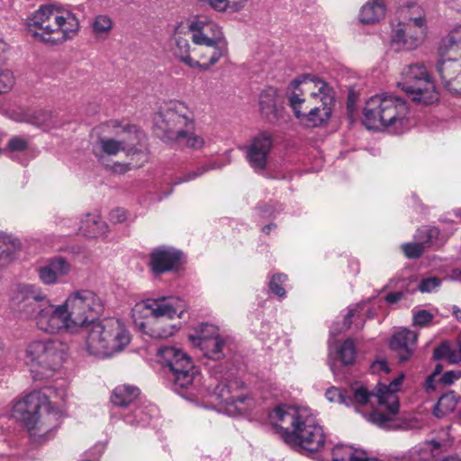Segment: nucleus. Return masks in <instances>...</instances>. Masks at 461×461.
I'll use <instances>...</instances> for the list:
<instances>
[{
	"mask_svg": "<svg viewBox=\"0 0 461 461\" xmlns=\"http://www.w3.org/2000/svg\"><path fill=\"white\" fill-rule=\"evenodd\" d=\"M269 420L276 432L292 447L311 453L324 447L323 429L307 408L280 404L269 413Z\"/></svg>",
	"mask_w": 461,
	"mask_h": 461,
	"instance_id": "1",
	"label": "nucleus"
},
{
	"mask_svg": "<svg viewBox=\"0 0 461 461\" xmlns=\"http://www.w3.org/2000/svg\"><path fill=\"white\" fill-rule=\"evenodd\" d=\"M193 112L182 102H170L154 117V132L162 141L200 149L204 140L194 132Z\"/></svg>",
	"mask_w": 461,
	"mask_h": 461,
	"instance_id": "2",
	"label": "nucleus"
},
{
	"mask_svg": "<svg viewBox=\"0 0 461 461\" xmlns=\"http://www.w3.org/2000/svg\"><path fill=\"white\" fill-rule=\"evenodd\" d=\"M15 419L23 422L32 442L41 444L53 437L60 413L50 405L48 395L33 391L18 400L13 408Z\"/></svg>",
	"mask_w": 461,
	"mask_h": 461,
	"instance_id": "3",
	"label": "nucleus"
},
{
	"mask_svg": "<svg viewBox=\"0 0 461 461\" xmlns=\"http://www.w3.org/2000/svg\"><path fill=\"white\" fill-rule=\"evenodd\" d=\"M32 36L49 45H59L72 39L79 30V21L68 10L52 5H41L26 19Z\"/></svg>",
	"mask_w": 461,
	"mask_h": 461,
	"instance_id": "4",
	"label": "nucleus"
},
{
	"mask_svg": "<svg viewBox=\"0 0 461 461\" xmlns=\"http://www.w3.org/2000/svg\"><path fill=\"white\" fill-rule=\"evenodd\" d=\"M408 114L409 107L403 99L382 94L366 103L363 123L369 130L387 129L398 134L408 127Z\"/></svg>",
	"mask_w": 461,
	"mask_h": 461,
	"instance_id": "5",
	"label": "nucleus"
},
{
	"mask_svg": "<svg viewBox=\"0 0 461 461\" xmlns=\"http://www.w3.org/2000/svg\"><path fill=\"white\" fill-rule=\"evenodd\" d=\"M404 375H399L389 384L379 383L374 391L369 392L365 386L359 385L351 388V393L347 398L350 399L351 405L363 406L369 402L371 397L377 400L380 406H384L387 412L375 410L369 415V420L380 428L391 429L394 428V416L399 411V398L396 393L403 381Z\"/></svg>",
	"mask_w": 461,
	"mask_h": 461,
	"instance_id": "6",
	"label": "nucleus"
},
{
	"mask_svg": "<svg viewBox=\"0 0 461 461\" xmlns=\"http://www.w3.org/2000/svg\"><path fill=\"white\" fill-rule=\"evenodd\" d=\"M130 342V335L117 319L99 321L91 325L86 338L87 351L104 358L122 351Z\"/></svg>",
	"mask_w": 461,
	"mask_h": 461,
	"instance_id": "7",
	"label": "nucleus"
},
{
	"mask_svg": "<svg viewBox=\"0 0 461 461\" xmlns=\"http://www.w3.org/2000/svg\"><path fill=\"white\" fill-rule=\"evenodd\" d=\"M68 346L55 339H35L25 349V363L34 379L48 377L58 370L66 357Z\"/></svg>",
	"mask_w": 461,
	"mask_h": 461,
	"instance_id": "8",
	"label": "nucleus"
},
{
	"mask_svg": "<svg viewBox=\"0 0 461 461\" xmlns=\"http://www.w3.org/2000/svg\"><path fill=\"white\" fill-rule=\"evenodd\" d=\"M158 355L163 372L174 391L180 393L200 382L198 368L183 350L175 347H161Z\"/></svg>",
	"mask_w": 461,
	"mask_h": 461,
	"instance_id": "9",
	"label": "nucleus"
},
{
	"mask_svg": "<svg viewBox=\"0 0 461 461\" xmlns=\"http://www.w3.org/2000/svg\"><path fill=\"white\" fill-rule=\"evenodd\" d=\"M64 305L72 332H77L85 326L93 325L104 310L102 298L89 289L71 292L64 301Z\"/></svg>",
	"mask_w": 461,
	"mask_h": 461,
	"instance_id": "10",
	"label": "nucleus"
},
{
	"mask_svg": "<svg viewBox=\"0 0 461 461\" xmlns=\"http://www.w3.org/2000/svg\"><path fill=\"white\" fill-rule=\"evenodd\" d=\"M97 144L107 156H116L122 151L131 160L140 161V165L148 158L146 135L135 125L128 124L122 127L118 139L100 137Z\"/></svg>",
	"mask_w": 461,
	"mask_h": 461,
	"instance_id": "11",
	"label": "nucleus"
},
{
	"mask_svg": "<svg viewBox=\"0 0 461 461\" xmlns=\"http://www.w3.org/2000/svg\"><path fill=\"white\" fill-rule=\"evenodd\" d=\"M187 29L192 33L191 39L195 46H207V51L211 52L209 62L212 67L228 54V43L221 28L213 21L196 16L189 21Z\"/></svg>",
	"mask_w": 461,
	"mask_h": 461,
	"instance_id": "12",
	"label": "nucleus"
},
{
	"mask_svg": "<svg viewBox=\"0 0 461 461\" xmlns=\"http://www.w3.org/2000/svg\"><path fill=\"white\" fill-rule=\"evenodd\" d=\"M397 86L415 103L429 105L438 100L435 84L423 64H413L404 68Z\"/></svg>",
	"mask_w": 461,
	"mask_h": 461,
	"instance_id": "13",
	"label": "nucleus"
},
{
	"mask_svg": "<svg viewBox=\"0 0 461 461\" xmlns=\"http://www.w3.org/2000/svg\"><path fill=\"white\" fill-rule=\"evenodd\" d=\"M411 12L409 23H400L392 36V43L397 50H411L421 42L423 27L425 25L424 11L415 3L407 5Z\"/></svg>",
	"mask_w": 461,
	"mask_h": 461,
	"instance_id": "14",
	"label": "nucleus"
},
{
	"mask_svg": "<svg viewBox=\"0 0 461 461\" xmlns=\"http://www.w3.org/2000/svg\"><path fill=\"white\" fill-rule=\"evenodd\" d=\"M46 298L47 295L35 285L18 284L12 289L11 303L22 316L34 321Z\"/></svg>",
	"mask_w": 461,
	"mask_h": 461,
	"instance_id": "15",
	"label": "nucleus"
},
{
	"mask_svg": "<svg viewBox=\"0 0 461 461\" xmlns=\"http://www.w3.org/2000/svg\"><path fill=\"white\" fill-rule=\"evenodd\" d=\"M64 303L55 305L47 297L34 320L37 327L47 333L72 332Z\"/></svg>",
	"mask_w": 461,
	"mask_h": 461,
	"instance_id": "16",
	"label": "nucleus"
},
{
	"mask_svg": "<svg viewBox=\"0 0 461 461\" xmlns=\"http://www.w3.org/2000/svg\"><path fill=\"white\" fill-rule=\"evenodd\" d=\"M180 301L174 298L160 297L158 299H147L137 303L132 309L133 316L140 315L148 317H167L173 319L175 316L182 317L184 309Z\"/></svg>",
	"mask_w": 461,
	"mask_h": 461,
	"instance_id": "17",
	"label": "nucleus"
},
{
	"mask_svg": "<svg viewBox=\"0 0 461 461\" xmlns=\"http://www.w3.org/2000/svg\"><path fill=\"white\" fill-rule=\"evenodd\" d=\"M312 75L303 74L290 83L289 91L287 92L288 104L295 117L300 121H302L311 107V95L305 97L304 95L305 92L312 88Z\"/></svg>",
	"mask_w": 461,
	"mask_h": 461,
	"instance_id": "18",
	"label": "nucleus"
},
{
	"mask_svg": "<svg viewBox=\"0 0 461 461\" xmlns=\"http://www.w3.org/2000/svg\"><path fill=\"white\" fill-rule=\"evenodd\" d=\"M180 29L181 23L176 25L170 39V50L174 57L191 68L209 70L212 68L209 61L200 62L193 57V49L189 43L187 34Z\"/></svg>",
	"mask_w": 461,
	"mask_h": 461,
	"instance_id": "19",
	"label": "nucleus"
},
{
	"mask_svg": "<svg viewBox=\"0 0 461 461\" xmlns=\"http://www.w3.org/2000/svg\"><path fill=\"white\" fill-rule=\"evenodd\" d=\"M273 146L272 135L267 131H262L256 135L249 145L242 148L246 158L252 168L263 170L266 168L267 157Z\"/></svg>",
	"mask_w": 461,
	"mask_h": 461,
	"instance_id": "20",
	"label": "nucleus"
},
{
	"mask_svg": "<svg viewBox=\"0 0 461 461\" xmlns=\"http://www.w3.org/2000/svg\"><path fill=\"white\" fill-rule=\"evenodd\" d=\"M181 252L169 247H159L150 254L149 266L156 275L173 270L177 267Z\"/></svg>",
	"mask_w": 461,
	"mask_h": 461,
	"instance_id": "21",
	"label": "nucleus"
},
{
	"mask_svg": "<svg viewBox=\"0 0 461 461\" xmlns=\"http://www.w3.org/2000/svg\"><path fill=\"white\" fill-rule=\"evenodd\" d=\"M417 339L418 334L408 329H402L393 335L390 348L397 354L400 362L411 358L416 349Z\"/></svg>",
	"mask_w": 461,
	"mask_h": 461,
	"instance_id": "22",
	"label": "nucleus"
},
{
	"mask_svg": "<svg viewBox=\"0 0 461 461\" xmlns=\"http://www.w3.org/2000/svg\"><path fill=\"white\" fill-rule=\"evenodd\" d=\"M437 70L442 83L451 92L461 95V68L459 63L455 59L440 60L437 63Z\"/></svg>",
	"mask_w": 461,
	"mask_h": 461,
	"instance_id": "23",
	"label": "nucleus"
},
{
	"mask_svg": "<svg viewBox=\"0 0 461 461\" xmlns=\"http://www.w3.org/2000/svg\"><path fill=\"white\" fill-rule=\"evenodd\" d=\"M70 269V264L64 258L57 257L39 268V277L45 285H54L58 283L59 277L67 276Z\"/></svg>",
	"mask_w": 461,
	"mask_h": 461,
	"instance_id": "24",
	"label": "nucleus"
},
{
	"mask_svg": "<svg viewBox=\"0 0 461 461\" xmlns=\"http://www.w3.org/2000/svg\"><path fill=\"white\" fill-rule=\"evenodd\" d=\"M321 109L318 106H311L309 111L304 114L301 122L307 127H319L327 123L331 116L330 98H324Z\"/></svg>",
	"mask_w": 461,
	"mask_h": 461,
	"instance_id": "25",
	"label": "nucleus"
},
{
	"mask_svg": "<svg viewBox=\"0 0 461 461\" xmlns=\"http://www.w3.org/2000/svg\"><path fill=\"white\" fill-rule=\"evenodd\" d=\"M384 0H368L360 9L359 21L365 24H374L385 16Z\"/></svg>",
	"mask_w": 461,
	"mask_h": 461,
	"instance_id": "26",
	"label": "nucleus"
},
{
	"mask_svg": "<svg viewBox=\"0 0 461 461\" xmlns=\"http://www.w3.org/2000/svg\"><path fill=\"white\" fill-rule=\"evenodd\" d=\"M81 234L88 239L98 238L108 232V225L97 215L87 214L79 227Z\"/></svg>",
	"mask_w": 461,
	"mask_h": 461,
	"instance_id": "27",
	"label": "nucleus"
},
{
	"mask_svg": "<svg viewBox=\"0 0 461 461\" xmlns=\"http://www.w3.org/2000/svg\"><path fill=\"white\" fill-rule=\"evenodd\" d=\"M140 395V389L131 385L117 386L111 396V402L113 405L119 407H127L133 403Z\"/></svg>",
	"mask_w": 461,
	"mask_h": 461,
	"instance_id": "28",
	"label": "nucleus"
},
{
	"mask_svg": "<svg viewBox=\"0 0 461 461\" xmlns=\"http://www.w3.org/2000/svg\"><path fill=\"white\" fill-rule=\"evenodd\" d=\"M312 86L318 89V92L311 93V106H318L321 109L324 106L322 105V103L325 101L324 98L329 96L330 98V109L332 111L334 105V94L332 89L326 82L315 76H313Z\"/></svg>",
	"mask_w": 461,
	"mask_h": 461,
	"instance_id": "29",
	"label": "nucleus"
},
{
	"mask_svg": "<svg viewBox=\"0 0 461 461\" xmlns=\"http://www.w3.org/2000/svg\"><path fill=\"white\" fill-rule=\"evenodd\" d=\"M433 445L435 449L439 448V443L436 441L426 442L423 447H417L411 453L413 461H461L454 456H445L443 458H436L430 446Z\"/></svg>",
	"mask_w": 461,
	"mask_h": 461,
	"instance_id": "30",
	"label": "nucleus"
},
{
	"mask_svg": "<svg viewBox=\"0 0 461 461\" xmlns=\"http://www.w3.org/2000/svg\"><path fill=\"white\" fill-rule=\"evenodd\" d=\"M238 387V382L229 384L217 386L218 396L221 401L227 405L238 406V404L245 402L247 396L243 394L234 393L233 389Z\"/></svg>",
	"mask_w": 461,
	"mask_h": 461,
	"instance_id": "31",
	"label": "nucleus"
},
{
	"mask_svg": "<svg viewBox=\"0 0 461 461\" xmlns=\"http://www.w3.org/2000/svg\"><path fill=\"white\" fill-rule=\"evenodd\" d=\"M225 346V340L221 336L214 337L209 340H204L198 347L203 352V355L213 360H220L224 357L222 348Z\"/></svg>",
	"mask_w": 461,
	"mask_h": 461,
	"instance_id": "32",
	"label": "nucleus"
},
{
	"mask_svg": "<svg viewBox=\"0 0 461 461\" xmlns=\"http://www.w3.org/2000/svg\"><path fill=\"white\" fill-rule=\"evenodd\" d=\"M276 92L273 88L263 91L259 95V108L261 113L269 118L276 115Z\"/></svg>",
	"mask_w": 461,
	"mask_h": 461,
	"instance_id": "33",
	"label": "nucleus"
},
{
	"mask_svg": "<svg viewBox=\"0 0 461 461\" xmlns=\"http://www.w3.org/2000/svg\"><path fill=\"white\" fill-rule=\"evenodd\" d=\"M337 358L344 365L354 364L357 355L356 344L352 339H347L336 348Z\"/></svg>",
	"mask_w": 461,
	"mask_h": 461,
	"instance_id": "34",
	"label": "nucleus"
},
{
	"mask_svg": "<svg viewBox=\"0 0 461 461\" xmlns=\"http://www.w3.org/2000/svg\"><path fill=\"white\" fill-rule=\"evenodd\" d=\"M157 410L154 406H141L134 409L131 415L126 417V421L131 424L146 425L155 415Z\"/></svg>",
	"mask_w": 461,
	"mask_h": 461,
	"instance_id": "35",
	"label": "nucleus"
},
{
	"mask_svg": "<svg viewBox=\"0 0 461 461\" xmlns=\"http://www.w3.org/2000/svg\"><path fill=\"white\" fill-rule=\"evenodd\" d=\"M220 336L216 326L202 323L198 326L195 334L190 335L189 339L195 346H199L204 340H209L214 337Z\"/></svg>",
	"mask_w": 461,
	"mask_h": 461,
	"instance_id": "36",
	"label": "nucleus"
},
{
	"mask_svg": "<svg viewBox=\"0 0 461 461\" xmlns=\"http://www.w3.org/2000/svg\"><path fill=\"white\" fill-rule=\"evenodd\" d=\"M457 403L454 393L443 394L434 407L433 413L436 417H443L454 411Z\"/></svg>",
	"mask_w": 461,
	"mask_h": 461,
	"instance_id": "37",
	"label": "nucleus"
},
{
	"mask_svg": "<svg viewBox=\"0 0 461 461\" xmlns=\"http://www.w3.org/2000/svg\"><path fill=\"white\" fill-rule=\"evenodd\" d=\"M32 123L45 131L57 128L59 125L54 114L49 111L37 112L33 117Z\"/></svg>",
	"mask_w": 461,
	"mask_h": 461,
	"instance_id": "38",
	"label": "nucleus"
},
{
	"mask_svg": "<svg viewBox=\"0 0 461 461\" xmlns=\"http://www.w3.org/2000/svg\"><path fill=\"white\" fill-rule=\"evenodd\" d=\"M19 249V243L10 241L0 247V271L7 267L14 259V254Z\"/></svg>",
	"mask_w": 461,
	"mask_h": 461,
	"instance_id": "39",
	"label": "nucleus"
},
{
	"mask_svg": "<svg viewBox=\"0 0 461 461\" xmlns=\"http://www.w3.org/2000/svg\"><path fill=\"white\" fill-rule=\"evenodd\" d=\"M409 282L405 287V292L410 293L415 290H420L421 293H431L441 285V279L436 276L423 278L418 286L410 287Z\"/></svg>",
	"mask_w": 461,
	"mask_h": 461,
	"instance_id": "40",
	"label": "nucleus"
},
{
	"mask_svg": "<svg viewBox=\"0 0 461 461\" xmlns=\"http://www.w3.org/2000/svg\"><path fill=\"white\" fill-rule=\"evenodd\" d=\"M439 235V230L436 227H423L418 230L417 238L420 240L421 244H424V248H429L434 244V241L438 240Z\"/></svg>",
	"mask_w": 461,
	"mask_h": 461,
	"instance_id": "41",
	"label": "nucleus"
},
{
	"mask_svg": "<svg viewBox=\"0 0 461 461\" xmlns=\"http://www.w3.org/2000/svg\"><path fill=\"white\" fill-rule=\"evenodd\" d=\"M113 27V21L107 15H97L93 22V30L97 36L107 34Z\"/></svg>",
	"mask_w": 461,
	"mask_h": 461,
	"instance_id": "42",
	"label": "nucleus"
},
{
	"mask_svg": "<svg viewBox=\"0 0 461 461\" xmlns=\"http://www.w3.org/2000/svg\"><path fill=\"white\" fill-rule=\"evenodd\" d=\"M287 281V276L285 274H276L273 275L269 281V289L275 294L279 297L285 296V289L283 287V285Z\"/></svg>",
	"mask_w": 461,
	"mask_h": 461,
	"instance_id": "43",
	"label": "nucleus"
},
{
	"mask_svg": "<svg viewBox=\"0 0 461 461\" xmlns=\"http://www.w3.org/2000/svg\"><path fill=\"white\" fill-rule=\"evenodd\" d=\"M325 395L328 401L330 402H336L344 404L346 406H350V399L347 398L348 394H346L338 387H330L326 391Z\"/></svg>",
	"mask_w": 461,
	"mask_h": 461,
	"instance_id": "44",
	"label": "nucleus"
},
{
	"mask_svg": "<svg viewBox=\"0 0 461 461\" xmlns=\"http://www.w3.org/2000/svg\"><path fill=\"white\" fill-rule=\"evenodd\" d=\"M214 167H215V164L214 163H211L209 165L200 166L195 170H194L192 172L185 173L182 176L177 177L174 184L175 185H179V184L184 183V182L191 181V180H193V179H194V178H196L198 176H201L205 172H207L208 170L212 169Z\"/></svg>",
	"mask_w": 461,
	"mask_h": 461,
	"instance_id": "45",
	"label": "nucleus"
},
{
	"mask_svg": "<svg viewBox=\"0 0 461 461\" xmlns=\"http://www.w3.org/2000/svg\"><path fill=\"white\" fill-rule=\"evenodd\" d=\"M402 251L408 258H418L424 252V244L420 241L405 243L402 245Z\"/></svg>",
	"mask_w": 461,
	"mask_h": 461,
	"instance_id": "46",
	"label": "nucleus"
},
{
	"mask_svg": "<svg viewBox=\"0 0 461 461\" xmlns=\"http://www.w3.org/2000/svg\"><path fill=\"white\" fill-rule=\"evenodd\" d=\"M434 315L427 310H419L413 314V324L420 327L429 326Z\"/></svg>",
	"mask_w": 461,
	"mask_h": 461,
	"instance_id": "47",
	"label": "nucleus"
},
{
	"mask_svg": "<svg viewBox=\"0 0 461 461\" xmlns=\"http://www.w3.org/2000/svg\"><path fill=\"white\" fill-rule=\"evenodd\" d=\"M14 83L13 73L7 69H0V94L12 88Z\"/></svg>",
	"mask_w": 461,
	"mask_h": 461,
	"instance_id": "48",
	"label": "nucleus"
},
{
	"mask_svg": "<svg viewBox=\"0 0 461 461\" xmlns=\"http://www.w3.org/2000/svg\"><path fill=\"white\" fill-rule=\"evenodd\" d=\"M461 44V27L451 32L448 36L444 40L446 47H454Z\"/></svg>",
	"mask_w": 461,
	"mask_h": 461,
	"instance_id": "49",
	"label": "nucleus"
},
{
	"mask_svg": "<svg viewBox=\"0 0 461 461\" xmlns=\"http://www.w3.org/2000/svg\"><path fill=\"white\" fill-rule=\"evenodd\" d=\"M193 57L200 62H208L211 52L207 51V46H196L193 48Z\"/></svg>",
	"mask_w": 461,
	"mask_h": 461,
	"instance_id": "50",
	"label": "nucleus"
},
{
	"mask_svg": "<svg viewBox=\"0 0 461 461\" xmlns=\"http://www.w3.org/2000/svg\"><path fill=\"white\" fill-rule=\"evenodd\" d=\"M27 140L21 137L12 138L8 142V148L12 151H22L27 149Z\"/></svg>",
	"mask_w": 461,
	"mask_h": 461,
	"instance_id": "51",
	"label": "nucleus"
},
{
	"mask_svg": "<svg viewBox=\"0 0 461 461\" xmlns=\"http://www.w3.org/2000/svg\"><path fill=\"white\" fill-rule=\"evenodd\" d=\"M109 220L114 224L122 223L127 220V212L122 208H116L110 212Z\"/></svg>",
	"mask_w": 461,
	"mask_h": 461,
	"instance_id": "52",
	"label": "nucleus"
},
{
	"mask_svg": "<svg viewBox=\"0 0 461 461\" xmlns=\"http://www.w3.org/2000/svg\"><path fill=\"white\" fill-rule=\"evenodd\" d=\"M449 348H450V347L447 344L442 343L440 346H438V348H435L434 353H433V357L435 359H442V358L447 359Z\"/></svg>",
	"mask_w": 461,
	"mask_h": 461,
	"instance_id": "53",
	"label": "nucleus"
},
{
	"mask_svg": "<svg viewBox=\"0 0 461 461\" xmlns=\"http://www.w3.org/2000/svg\"><path fill=\"white\" fill-rule=\"evenodd\" d=\"M459 374L454 371L445 372L439 378V382L445 385L452 384L455 380L459 378Z\"/></svg>",
	"mask_w": 461,
	"mask_h": 461,
	"instance_id": "54",
	"label": "nucleus"
},
{
	"mask_svg": "<svg viewBox=\"0 0 461 461\" xmlns=\"http://www.w3.org/2000/svg\"><path fill=\"white\" fill-rule=\"evenodd\" d=\"M174 333L175 328L173 326H170L169 328L163 330H160L158 328H155L151 331V336L154 338L164 339L174 335Z\"/></svg>",
	"mask_w": 461,
	"mask_h": 461,
	"instance_id": "55",
	"label": "nucleus"
},
{
	"mask_svg": "<svg viewBox=\"0 0 461 461\" xmlns=\"http://www.w3.org/2000/svg\"><path fill=\"white\" fill-rule=\"evenodd\" d=\"M403 296L404 293L402 291L392 292L385 296V301L389 304H394L398 303L400 300H402Z\"/></svg>",
	"mask_w": 461,
	"mask_h": 461,
	"instance_id": "56",
	"label": "nucleus"
},
{
	"mask_svg": "<svg viewBox=\"0 0 461 461\" xmlns=\"http://www.w3.org/2000/svg\"><path fill=\"white\" fill-rule=\"evenodd\" d=\"M443 370V366L438 364L435 366L434 372L427 378L426 387L427 389H434L433 381L437 375H438Z\"/></svg>",
	"mask_w": 461,
	"mask_h": 461,
	"instance_id": "57",
	"label": "nucleus"
},
{
	"mask_svg": "<svg viewBox=\"0 0 461 461\" xmlns=\"http://www.w3.org/2000/svg\"><path fill=\"white\" fill-rule=\"evenodd\" d=\"M371 370L373 373L384 371V373L389 372V367L386 361H375L371 365Z\"/></svg>",
	"mask_w": 461,
	"mask_h": 461,
	"instance_id": "58",
	"label": "nucleus"
},
{
	"mask_svg": "<svg viewBox=\"0 0 461 461\" xmlns=\"http://www.w3.org/2000/svg\"><path fill=\"white\" fill-rule=\"evenodd\" d=\"M131 169V163L116 162L112 166V170L114 173L123 174Z\"/></svg>",
	"mask_w": 461,
	"mask_h": 461,
	"instance_id": "59",
	"label": "nucleus"
},
{
	"mask_svg": "<svg viewBox=\"0 0 461 461\" xmlns=\"http://www.w3.org/2000/svg\"><path fill=\"white\" fill-rule=\"evenodd\" d=\"M447 360L452 364H457L461 362V352L458 348H452L450 347Z\"/></svg>",
	"mask_w": 461,
	"mask_h": 461,
	"instance_id": "60",
	"label": "nucleus"
},
{
	"mask_svg": "<svg viewBox=\"0 0 461 461\" xmlns=\"http://www.w3.org/2000/svg\"><path fill=\"white\" fill-rule=\"evenodd\" d=\"M230 3V10L233 12L240 11L248 2V0H229Z\"/></svg>",
	"mask_w": 461,
	"mask_h": 461,
	"instance_id": "61",
	"label": "nucleus"
},
{
	"mask_svg": "<svg viewBox=\"0 0 461 461\" xmlns=\"http://www.w3.org/2000/svg\"><path fill=\"white\" fill-rule=\"evenodd\" d=\"M354 316V311L350 309L348 312V314L345 316L343 323H342V329L343 330H348L352 324V317Z\"/></svg>",
	"mask_w": 461,
	"mask_h": 461,
	"instance_id": "62",
	"label": "nucleus"
},
{
	"mask_svg": "<svg viewBox=\"0 0 461 461\" xmlns=\"http://www.w3.org/2000/svg\"><path fill=\"white\" fill-rule=\"evenodd\" d=\"M449 6L461 13V0H446Z\"/></svg>",
	"mask_w": 461,
	"mask_h": 461,
	"instance_id": "63",
	"label": "nucleus"
},
{
	"mask_svg": "<svg viewBox=\"0 0 461 461\" xmlns=\"http://www.w3.org/2000/svg\"><path fill=\"white\" fill-rule=\"evenodd\" d=\"M452 313L456 317V319L461 322V309H459L457 306L454 305L452 307Z\"/></svg>",
	"mask_w": 461,
	"mask_h": 461,
	"instance_id": "64",
	"label": "nucleus"
}]
</instances>
